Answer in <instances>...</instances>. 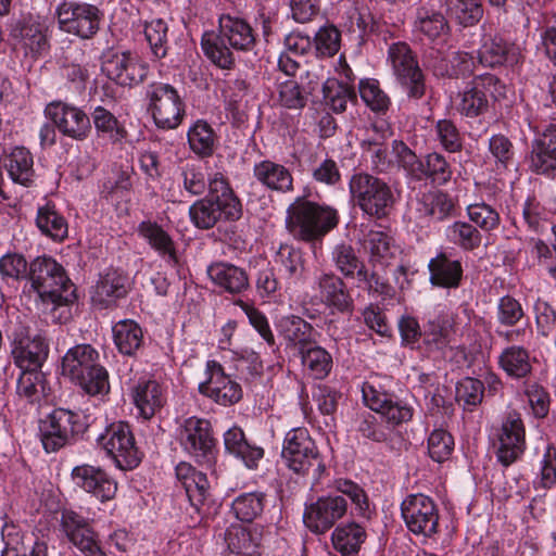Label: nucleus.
Instances as JSON below:
<instances>
[{"label": "nucleus", "mask_w": 556, "mask_h": 556, "mask_svg": "<svg viewBox=\"0 0 556 556\" xmlns=\"http://www.w3.org/2000/svg\"><path fill=\"white\" fill-rule=\"evenodd\" d=\"M181 194L201 197L188 210L190 223L200 230L232 224L243 216V203L228 177L217 170L207 173L200 164L186 163L180 168Z\"/></svg>", "instance_id": "nucleus-1"}, {"label": "nucleus", "mask_w": 556, "mask_h": 556, "mask_svg": "<svg viewBox=\"0 0 556 556\" xmlns=\"http://www.w3.org/2000/svg\"><path fill=\"white\" fill-rule=\"evenodd\" d=\"M257 46V33L248 18L239 13H222L217 29L202 33L200 47L204 58L222 71L236 67L235 52H253Z\"/></svg>", "instance_id": "nucleus-2"}, {"label": "nucleus", "mask_w": 556, "mask_h": 556, "mask_svg": "<svg viewBox=\"0 0 556 556\" xmlns=\"http://www.w3.org/2000/svg\"><path fill=\"white\" fill-rule=\"evenodd\" d=\"M75 287L52 257L37 256V317L45 324H65L72 318Z\"/></svg>", "instance_id": "nucleus-3"}, {"label": "nucleus", "mask_w": 556, "mask_h": 556, "mask_svg": "<svg viewBox=\"0 0 556 556\" xmlns=\"http://www.w3.org/2000/svg\"><path fill=\"white\" fill-rule=\"evenodd\" d=\"M506 98L505 80L493 73L484 72L464 83L455 92L453 108L467 123L482 122Z\"/></svg>", "instance_id": "nucleus-4"}, {"label": "nucleus", "mask_w": 556, "mask_h": 556, "mask_svg": "<svg viewBox=\"0 0 556 556\" xmlns=\"http://www.w3.org/2000/svg\"><path fill=\"white\" fill-rule=\"evenodd\" d=\"M309 189L304 188L287 208L286 224L296 238L305 242H321L340 222L336 207L308 199Z\"/></svg>", "instance_id": "nucleus-5"}, {"label": "nucleus", "mask_w": 556, "mask_h": 556, "mask_svg": "<svg viewBox=\"0 0 556 556\" xmlns=\"http://www.w3.org/2000/svg\"><path fill=\"white\" fill-rule=\"evenodd\" d=\"M89 426H94L91 440L96 442L97 448L104 452L117 469L134 470L141 464L144 454L127 421H109L104 417L94 419Z\"/></svg>", "instance_id": "nucleus-6"}, {"label": "nucleus", "mask_w": 556, "mask_h": 556, "mask_svg": "<svg viewBox=\"0 0 556 556\" xmlns=\"http://www.w3.org/2000/svg\"><path fill=\"white\" fill-rule=\"evenodd\" d=\"M348 185L352 201L368 219L388 218L400 199L394 186L367 172L354 173Z\"/></svg>", "instance_id": "nucleus-7"}, {"label": "nucleus", "mask_w": 556, "mask_h": 556, "mask_svg": "<svg viewBox=\"0 0 556 556\" xmlns=\"http://www.w3.org/2000/svg\"><path fill=\"white\" fill-rule=\"evenodd\" d=\"M364 405L380 416L389 430L400 428L410 422L415 416V407L410 399L401 397L391 390L388 377L374 376L361 386Z\"/></svg>", "instance_id": "nucleus-8"}, {"label": "nucleus", "mask_w": 556, "mask_h": 556, "mask_svg": "<svg viewBox=\"0 0 556 556\" xmlns=\"http://www.w3.org/2000/svg\"><path fill=\"white\" fill-rule=\"evenodd\" d=\"M37 437H39L43 450L54 453L64 447L74 435H81L85 440H91L94 426H89L88 416L65 408H53L45 412L42 404L37 401Z\"/></svg>", "instance_id": "nucleus-9"}, {"label": "nucleus", "mask_w": 556, "mask_h": 556, "mask_svg": "<svg viewBox=\"0 0 556 556\" xmlns=\"http://www.w3.org/2000/svg\"><path fill=\"white\" fill-rule=\"evenodd\" d=\"M141 101L157 130H176L187 115L185 97L172 84L153 80L143 86Z\"/></svg>", "instance_id": "nucleus-10"}, {"label": "nucleus", "mask_w": 556, "mask_h": 556, "mask_svg": "<svg viewBox=\"0 0 556 556\" xmlns=\"http://www.w3.org/2000/svg\"><path fill=\"white\" fill-rule=\"evenodd\" d=\"M489 440L503 470L520 462L527 451V430L519 410L507 408L491 426Z\"/></svg>", "instance_id": "nucleus-11"}, {"label": "nucleus", "mask_w": 556, "mask_h": 556, "mask_svg": "<svg viewBox=\"0 0 556 556\" xmlns=\"http://www.w3.org/2000/svg\"><path fill=\"white\" fill-rule=\"evenodd\" d=\"M175 441L181 451L198 465L213 468L218 457V440L210 419L189 416L177 422L174 430Z\"/></svg>", "instance_id": "nucleus-12"}, {"label": "nucleus", "mask_w": 556, "mask_h": 556, "mask_svg": "<svg viewBox=\"0 0 556 556\" xmlns=\"http://www.w3.org/2000/svg\"><path fill=\"white\" fill-rule=\"evenodd\" d=\"M283 465L298 476L313 471L314 483L318 482L326 470L323 457L315 440L305 427H293L283 437L281 447Z\"/></svg>", "instance_id": "nucleus-13"}, {"label": "nucleus", "mask_w": 556, "mask_h": 556, "mask_svg": "<svg viewBox=\"0 0 556 556\" xmlns=\"http://www.w3.org/2000/svg\"><path fill=\"white\" fill-rule=\"evenodd\" d=\"M60 30L81 40L92 39L104 23V11L98 5L77 0H63L55 7Z\"/></svg>", "instance_id": "nucleus-14"}, {"label": "nucleus", "mask_w": 556, "mask_h": 556, "mask_svg": "<svg viewBox=\"0 0 556 556\" xmlns=\"http://www.w3.org/2000/svg\"><path fill=\"white\" fill-rule=\"evenodd\" d=\"M494 334L503 342L530 341L533 336L532 326L520 299L505 293L495 302Z\"/></svg>", "instance_id": "nucleus-15"}, {"label": "nucleus", "mask_w": 556, "mask_h": 556, "mask_svg": "<svg viewBox=\"0 0 556 556\" xmlns=\"http://www.w3.org/2000/svg\"><path fill=\"white\" fill-rule=\"evenodd\" d=\"M401 517L409 532L425 539H434L440 532V509L433 497L410 493L400 506Z\"/></svg>", "instance_id": "nucleus-16"}, {"label": "nucleus", "mask_w": 556, "mask_h": 556, "mask_svg": "<svg viewBox=\"0 0 556 556\" xmlns=\"http://www.w3.org/2000/svg\"><path fill=\"white\" fill-rule=\"evenodd\" d=\"M356 76L346 62L344 55H340L323 83V100L325 106L334 114L344 113L349 103L357 101Z\"/></svg>", "instance_id": "nucleus-17"}, {"label": "nucleus", "mask_w": 556, "mask_h": 556, "mask_svg": "<svg viewBox=\"0 0 556 556\" xmlns=\"http://www.w3.org/2000/svg\"><path fill=\"white\" fill-rule=\"evenodd\" d=\"M446 11L443 12L440 1L429 0L416 8L413 21V34L431 47H447L452 34V26Z\"/></svg>", "instance_id": "nucleus-18"}, {"label": "nucleus", "mask_w": 556, "mask_h": 556, "mask_svg": "<svg viewBox=\"0 0 556 556\" xmlns=\"http://www.w3.org/2000/svg\"><path fill=\"white\" fill-rule=\"evenodd\" d=\"M205 379L198 386V392L217 405L229 407L242 400L241 384L226 374L225 367L216 359H207Z\"/></svg>", "instance_id": "nucleus-19"}, {"label": "nucleus", "mask_w": 556, "mask_h": 556, "mask_svg": "<svg viewBox=\"0 0 556 556\" xmlns=\"http://www.w3.org/2000/svg\"><path fill=\"white\" fill-rule=\"evenodd\" d=\"M447 47H430L424 53L425 65L434 76L450 79H466L473 75L478 65L477 55L464 50L453 51L446 55Z\"/></svg>", "instance_id": "nucleus-20"}, {"label": "nucleus", "mask_w": 556, "mask_h": 556, "mask_svg": "<svg viewBox=\"0 0 556 556\" xmlns=\"http://www.w3.org/2000/svg\"><path fill=\"white\" fill-rule=\"evenodd\" d=\"M127 390L137 420H151L161 413L167 402L166 390L148 375L129 379Z\"/></svg>", "instance_id": "nucleus-21"}, {"label": "nucleus", "mask_w": 556, "mask_h": 556, "mask_svg": "<svg viewBox=\"0 0 556 556\" xmlns=\"http://www.w3.org/2000/svg\"><path fill=\"white\" fill-rule=\"evenodd\" d=\"M12 355L15 365L21 369L16 392L27 403L35 401V338L29 329L20 326L14 330Z\"/></svg>", "instance_id": "nucleus-22"}, {"label": "nucleus", "mask_w": 556, "mask_h": 556, "mask_svg": "<svg viewBox=\"0 0 556 556\" xmlns=\"http://www.w3.org/2000/svg\"><path fill=\"white\" fill-rule=\"evenodd\" d=\"M60 531L84 556H106V546L99 539L92 521L75 510H64Z\"/></svg>", "instance_id": "nucleus-23"}, {"label": "nucleus", "mask_w": 556, "mask_h": 556, "mask_svg": "<svg viewBox=\"0 0 556 556\" xmlns=\"http://www.w3.org/2000/svg\"><path fill=\"white\" fill-rule=\"evenodd\" d=\"M60 531L84 556H106V546L99 539L92 521L75 510H64Z\"/></svg>", "instance_id": "nucleus-24"}, {"label": "nucleus", "mask_w": 556, "mask_h": 556, "mask_svg": "<svg viewBox=\"0 0 556 556\" xmlns=\"http://www.w3.org/2000/svg\"><path fill=\"white\" fill-rule=\"evenodd\" d=\"M312 288L317 291L320 303L330 315H351L355 307L353 290L342 277L331 270L316 274Z\"/></svg>", "instance_id": "nucleus-25"}, {"label": "nucleus", "mask_w": 556, "mask_h": 556, "mask_svg": "<svg viewBox=\"0 0 556 556\" xmlns=\"http://www.w3.org/2000/svg\"><path fill=\"white\" fill-rule=\"evenodd\" d=\"M429 283L433 289L446 290L447 293L457 290L465 279V268L462 257L455 250L440 245L427 265Z\"/></svg>", "instance_id": "nucleus-26"}, {"label": "nucleus", "mask_w": 556, "mask_h": 556, "mask_svg": "<svg viewBox=\"0 0 556 556\" xmlns=\"http://www.w3.org/2000/svg\"><path fill=\"white\" fill-rule=\"evenodd\" d=\"M532 130L529 168L536 175L556 179V122L535 126Z\"/></svg>", "instance_id": "nucleus-27"}, {"label": "nucleus", "mask_w": 556, "mask_h": 556, "mask_svg": "<svg viewBox=\"0 0 556 556\" xmlns=\"http://www.w3.org/2000/svg\"><path fill=\"white\" fill-rule=\"evenodd\" d=\"M478 65L491 70H508L516 66L520 59V49L501 33H483L476 51Z\"/></svg>", "instance_id": "nucleus-28"}, {"label": "nucleus", "mask_w": 556, "mask_h": 556, "mask_svg": "<svg viewBox=\"0 0 556 556\" xmlns=\"http://www.w3.org/2000/svg\"><path fill=\"white\" fill-rule=\"evenodd\" d=\"M455 201L450 193L441 189L418 192L408 203V210L417 223L430 225L451 218L455 211Z\"/></svg>", "instance_id": "nucleus-29"}, {"label": "nucleus", "mask_w": 556, "mask_h": 556, "mask_svg": "<svg viewBox=\"0 0 556 556\" xmlns=\"http://www.w3.org/2000/svg\"><path fill=\"white\" fill-rule=\"evenodd\" d=\"M101 70L110 80L122 87L137 86L148 75V66L130 51H106Z\"/></svg>", "instance_id": "nucleus-30"}, {"label": "nucleus", "mask_w": 556, "mask_h": 556, "mask_svg": "<svg viewBox=\"0 0 556 556\" xmlns=\"http://www.w3.org/2000/svg\"><path fill=\"white\" fill-rule=\"evenodd\" d=\"M530 341H510L504 342L496 356V366L507 380L525 383L531 379L534 371L536 357L531 350L525 344Z\"/></svg>", "instance_id": "nucleus-31"}, {"label": "nucleus", "mask_w": 556, "mask_h": 556, "mask_svg": "<svg viewBox=\"0 0 556 556\" xmlns=\"http://www.w3.org/2000/svg\"><path fill=\"white\" fill-rule=\"evenodd\" d=\"M71 478L75 488L101 503L109 502L116 495V479L101 466L77 465L72 469Z\"/></svg>", "instance_id": "nucleus-32"}, {"label": "nucleus", "mask_w": 556, "mask_h": 556, "mask_svg": "<svg viewBox=\"0 0 556 556\" xmlns=\"http://www.w3.org/2000/svg\"><path fill=\"white\" fill-rule=\"evenodd\" d=\"M46 118L73 140H85L91 129L90 117L79 108L62 101H52L45 109Z\"/></svg>", "instance_id": "nucleus-33"}, {"label": "nucleus", "mask_w": 556, "mask_h": 556, "mask_svg": "<svg viewBox=\"0 0 556 556\" xmlns=\"http://www.w3.org/2000/svg\"><path fill=\"white\" fill-rule=\"evenodd\" d=\"M345 515H348L345 502L330 492L319 496L316 502L305 507L303 522L311 532L323 534Z\"/></svg>", "instance_id": "nucleus-34"}, {"label": "nucleus", "mask_w": 556, "mask_h": 556, "mask_svg": "<svg viewBox=\"0 0 556 556\" xmlns=\"http://www.w3.org/2000/svg\"><path fill=\"white\" fill-rule=\"evenodd\" d=\"M223 444L225 455L250 471H256L265 457V448L248 438L244 430L236 424L223 433Z\"/></svg>", "instance_id": "nucleus-35"}, {"label": "nucleus", "mask_w": 556, "mask_h": 556, "mask_svg": "<svg viewBox=\"0 0 556 556\" xmlns=\"http://www.w3.org/2000/svg\"><path fill=\"white\" fill-rule=\"evenodd\" d=\"M129 290L128 276L117 268L109 267L99 274L96 285L91 288V302L99 309L113 308L121 300L126 299Z\"/></svg>", "instance_id": "nucleus-36"}, {"label": "nucleus", "mask_w": 556, "mask_h": 556, "mask_svg": "<svg viewBox=\"0 0 556 556\" xmlns=\"http://www.w3.org/2000/svg\"><path fill=\"white\" fill-rule=\"evenodd\" d=\"M274 262L278 265L286 291H296L306 285L309 273L301 248L280 243L274 255Z\"/></svg>", "instance_id": "nucleus-37"}, {"label": "nucleus", "mask_w": 556, "mask_h": 556, "mask_svg": "<svg viewBox=\"0 0 556 556\" xmlns=\"http://www.w3.org/2000/svg\"><path fill=\"white\" fill-rule=\"evenodd\" d=\"M331 489L336 496H340L345 502L350 518L371 520L375 517L376 505L361 483L340 477L333 479Z\"/></svg>", "instance_id": "nucleus-38"}, {"label": "nucleus", "mask_w": 556, "mask_h": 556, "mask_svg": "<svg viewBox=\"0 0 556 556\" xmlns=\"http://www.w3.org/2000/svg\"><path fill=\"white\" fill-rule=\"evenodd\" d=\"M138 237L147 243L167 265L177 268L179 264L175 241L167 225L146 218L137 226Z\"/></svg>", "instance_id": "nucleus-39"}, {"label": "nucleus", "mask_w": 556, "mask_h": 556, "mask_svg": "<svg viewBox=\"0 0 556 556\" xmlns=\"http://www.w3.org/2000/svg\"><path fill=\"white\" fill-rule=\"evenodd\" d=\"M206 274L220 293L239 295L250 287L245 269L226 261L211 263L206 267Z\"/></svg>", "instance_id": "nucleus-40"}, {"label": "nucleus", "mask_w": 556, "mask_h": 556, "mask_svg": "<svg viewBox=\"0 0 556 556\" xmlns=\"http://www.w3.org/2000/svg\"><path fill=\"white\" fill-rule=\"evenodd\" d=\"M252 175L255 181L268 191L285 194L294 189L291 169L270 159L255 162Z\"/></svg>", "instance_id": "nucleus-41"}, {"label": "nucleus", "mask_w": 556, "mask_h": 556, "mask_svg": "<svg viewBox=\"0 0 556 556\" xmlns=\"http://www.w3.org/2000/svg\"><path fill=\"white\" fill-rule=\"evenodd\" d=\"M531 486L535 492L549 491L556 486V445L552 442L536 446L531 460Z\"/></svg>", "instance_id": "nucleus-42"}, {"label": "nucleus", "mask_w": 556, "mask_h": 556, "mask_svg": "<svg viewBox=\"0 0 556 556\" xmlns=\"http://www.w3.org/2000/svg\"><path fill=\"white\" fill-rule=\"evenodd\" d=\"M370 520L350 519L337 525L331 533V544L341 556H356L367 540Z\"/></svg>", "instance_id": "nucleus-43"}, {"label": "nucleus", "mask_w": 556, "mask_h": 556, "mask_svg": "<svg viewBox=\"0 0 556 556\" xmlns=\"http://www.w3.org/2000/svg\"><path fill=\"white\" fill-rule=\"evenodd\" d=\"M90 118L96 138L102 146L122 147L127 141L125 124L103 105L94 106Z\"/></svg>", "instance_id": "nucleus-44"}, {"label": "nucleus", "mask_w": 556, "mask_h": 556, "mask_svg": "<svg viewBox=\"0 0 556 556\" xmlns=\"http://www.w3.org/2000/svg\"><path fill=\"white\" fill-rule=\"evenodd\" d=\"M262 529L231 525L226 529L225 542L229 556H262Z\"/></svg>", "instance_id": "nucleus-45"}, {"label": "nucleus", "mask_w": 556, "mask_h": 556, "mask_svg": "<svg viewBox=\"0 0 556 556\" xmlns=\"http://www.w3.org/2000/svg\"><path fill=\"white\" fill-rule=\"evenodd\" d=\"M276 327L286 345L296 349L298 353L317 341V331L312 324L298 315L280 317Z\"/></svg>", "instance_id": "nucleus-46"}, {"label": "nucleus", "mask_w": 556, "mask_h": 556, "mask_svg": "<svg viewBox=\"0 0 556 556\" xmlns=\"http://www.w3.org/2000/svg\"><path fill=\"white\" fill-rule=\"evenodd\" d=\"M522 228L536 240L553 232L556 224L553 220V211L534 197H528L522 204Z\"/></svg>", "instance_id": "nucleus-47"}, {"label": "nucleus", "mask_w": 556, "mask_h": 556, "mask_svg": "<svg viewBox=\"0 0 556 556\" xmlns=\"http://www.w3.org/2000/svg\"><path fill=\"white\" fill-rule=\"evenodd\" d=\"M112 339L119 354L137 357L144 346V330L135 319L124 318L113 324Z\"/></svg>", "instance_id": "nucleus-48"}, {"label": "nucleus", "mask_w": 556, "mask_h": 556, "mask_svg": "<svg viewBox=\"0 0 556 556\" xmlns=\"http://www.w3.org/2000/svg\"><path fill=\"white\" fill-rule=\"evenodd\" d=\"M34 273V263L28 264L22 254L7 253L0 257V274L2 277L26 280L21 295V300L24 301L26 305H30L33 302V292H35Z\"/></svg>", "instance_id": "nucleus-49"}, {"label": "nucleus", "mask_w": 556, "mask_h": 556, "mask_svg": "<svg viewBox=\"0 0 556 556\" xmlns=\"http://www.w3.org/2000/svg\"><path fill=\"white\" fill-rule=\"evenodd\" d=\"M371 410L356 413L352 420V430L358 442L368 443H388L391 441V431L381 420L380 416L372 414Z\"/></svg>", "instance_id": "nucleus-50"}, {"label": "nucleus", "mask_w": 556, "mask_h": 556, "mask_svg": "<svg viewBox=\"0 0 556 556\" xmlns=\"http://www.w3.org/2000/svg\"><path fill=\"white\" fill-rule=\"evenodd\" d=\"M356 93L370 114L377 118L387 116L391 109L392 101L390 96L382 89L377 78H361L356 85Z\"/></svg>", "instance_id": "nucleus-51"}, {"label": "nucleus", "mask_w": 556, "mask_h": 556, "mask_svg": "<svg viewBox=\"0 0 556 556\" xmlns=\"http://www.w3.org/2000/svg\"><path fill=\"white\" fill-rule=\"evenodd\" d=\"M443 236L453 250L458 249L464 253L478 250L483 240L481 231L467 219H456L446 225Z\"/></svg>", "instance_id": "nucleus-52"}, {"label": "nucleus", "mask_w": 556, "mask_h": 556, "mask_svg": "<svg viewBox=\"0 0 556 556\" xmlns=\"http://www.w3.org/2000/svg\"><path fill=\"white\" fill-rule=\"evenodd\" d=\"M189 150L199 159L213 156L217 146V135L213 126L203 118L191 122L187 130Z\"/></svg>", "instance_id": "nucleus-53"}, {"label": "nucleus", "mask_w": 556, "mask_h": 556, "mask_svg": "<svg viewBox=\"0 0 556 556\" xmlns=\"http://www.w3.org/2000/svg\"><path fill=\"white\" fill-rule=\"evenodd\" d=\"M467 220L476 226V229L483 235H492L496 231L502 223L500 207L486 202L483 198H476L473 202L465 207Z\"/></svg>", "instance_id": "nucleus-54"}, {"label": "nucleus", "mask_w": 556, "mask_h": 556, "mask_svg": "<svg viewBox=\"0 0 556 556\" xmlns=\"http://www.w3.org/2000/svg\"><path fill=\"white\" fill-rule=\"evenodd\" d=\"M100 364L98 350L89 343L70 348L62 358V374L72 379Z\"/></svg>", "instance_id": "nucleus-55"}, {"label": "nucleus", "mask_w": 556, "mask_h": 556, "mask_svg": "<svg viewBox=\"0 0 556 556\" xmlns=\"http://www.w3.org/2000/svg\"><path fill=\"white\" fill-rule=\"evenodd\" d=\"M267 505V494L261 490L242 492L230 505V511L241 522L252 523L262 517Z\"/></svg>", "instance_id": "nucleus-56"}, {"label": "nucleus", "mask_w": 556, "mask_h": 556, "mask_svg": "<svg viewBox=\"0 0 556 556\" xmlns=\"http://www.w3.org/2000/svg\"><path fill=\"white\" fill-rule=\"evenodd\" d=\"M441 2L446 15L462 28L478 25L484 15L483 0H441Z\"/></svg>", "instance_id": "nucleus-57"}, {"label": "nucleus", "mask_w": 556, "mask_h": 556, "mask_svg": "<svg viewBox=\"0 0 556 556\" xmlns=\"http://www.w3.org/2000/svg\"><path fill=\"white\" fill-rule=\"evenodd\" d=\"M299 356L304 372L314 380H323L331 372L333 367L332 355L317 341L300 351Z\"/></svg>", "instance_id": "nucleus-58"}, {"label": "nucleus", "mask_w": 556, "mask_h": 556, "mask_svg": "<svg viewBox=\"0 0 556 556\" xmlns=\"http://www.w3.org/2000/svg\"><path fill=\"white\" fill-rule=\"evenodd\" d=\"M84 394L104 401L111 386L108 369L99 364L70 379Z\"/></svg>", "instance_id": "nucleus-59"}, {"label": "nucleus", "mask_w": 556, "mask_h": 556, "mask_svg": "<svg viewBox=\"0 0 556 556\" xmlns=\"http://www.w3.org/2000/svg\"><path fill=\"white\" fill-rule=\"evenodd\" d=\"M60 491L53 488L52 484L49 488H45L41 491L39 505L37 506V514L41 515L39 520L40 528H37V532L41 535H46L51 528L60 527V520L62 513V501Z\"/></svg>", "instance_id": "nucleus-60"}, {"label": "nucleus", "mask_w": 556, "mask_h": 556, "mask_svg": "<svg viewBox=\"0 0 556 556\" xmlns=\"http://www.w3.org/2000/svg\"><path fill=\"white\" fill-rule=\"evenodd\" d=\"M37 228L55 242H62L68 235L67 220L50 201L37 207Z\"/></svg>", "instance_id": "nucleus-61"}, {"label": "nucleus", "mask_w": 556, "mask_h": 556, "mask_svg": "<svg viewBox=\"0 0 556 556\" xmlns=\"http://www.w3.org/2000/svg\"><path fill=\"white\" fill-rule=\"evenodd\" d=\"M521 391L527 402V413L536 420L545 419L551 410L552 396L546 387L535 380L521 384Z\"/></svg>", "instance_id": "nucleus-62"}, {"label": "nucleus", "mask_w": 556, "mask_h": 556, "mask_svg": "<svg viewBox=\"0 0 556 556\" xmlns=\"http://www.w3.org/2000/svg\"><path fill=\"white\" fill-rule=\"evenodd\" d=\"M486 161L497 174H503L515 166V148L510 139L503 134L489 138Z\"/></svg>", "instance_id": "nucleus-63"}, {"label": "nucleus", "mask_w": 556, "mask_h": 556, "mask_svg": "<svg viewBox=\"0 0 556 556\" xmlns=\"http://www.w3.org/2000/svg\"><path fill=\"white\" fill-rule=\"evenodd\" d=\"M453 177V166L442 153L432 151L425 155L418 180H429L433 186H446Z\"/></svg>", "instance_id": "nucleus-64"}]
</instances>
